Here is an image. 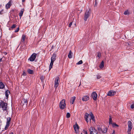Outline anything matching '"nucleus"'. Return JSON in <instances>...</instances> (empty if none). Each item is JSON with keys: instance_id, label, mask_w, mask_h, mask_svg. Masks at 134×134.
I'll list each match as a JSON object with an SVG mask.
<instances>
[{"instance_id": "1", "label": "nucleus", "mask_w": 134, "mask_h": 134, "mask_svg": "<svg viewBox=\"0 0 134 134\" xmlns=\"http://www.w3.org/2000/svg\"><path fill=\"white\" fill-rule=\"evenodd\" d=\"M7 104L6 103L3 101H1L0 103V107L4 111L7 110Z\"/></svg>"}, {"instance_id": "2", "label": "nucleus", "mask_w": 134, "mask_h": 134, "mask_svg": "<svg viewBox=\"0 0 134 134\" xmlns=\"http://www.w3.org/2000/svg\"><path fill=\"white\" fill-rule=\"evenodd\" d=\"M59 106L60 109H64L66 107L65 101V99H63L61 100L59 103Z\"/></svg>"}, {"instance_id": "3", "label": "nucleus", "mask_w": 134, "mask_h": 134, "mask_svg": "<svg viewBox=\"0 0 134 134\" xmlns=\"http://www.w3.org/2000/svg\"><path fill=\"white\" fill-rule=\"evenodd\" d=\"M90 134H97L98 133L97 130L93 127H90Z\"/></svg>"}, {"instance_id": "4", "label": "nucleus", "mask_w": 134, "mask_h": 134, "mask_svg": "<svg viewBox=\"0 0 134 134\" xmlns=\"http://www.w3.org/2000/svg\"><path fill=\"white\" fill-rule=\"evenodd\" d=\"M37 54L35 53H33L29 58L28 60L31 62L34 61L36 57Z\"/></svg>"}, {"instance_id": "5", "label": "nucleus", "mask_w": 134, "mask_h": 134, "mask_svg": "<svg viewBox=\"0 0 134 134\" xmlns=\"http://www.w3.org/2000/svg\"><path fill=\"white\" fill-rule=\"evenodd\" d=\"M59 82V78L58 77H56L55 79L54 87L56 89L58 87Z\"/></svg>"}, {"instance_id": "6", "label": "nucleus", "mask_w": 134, "mask_h": 134, "mask_svg": "<svg viewBox=\"0 0 134 134\" xmlns=\"http://www.w3.org/2000/svg\"><path fill=\"white\" fill-rule=\"evenodd\" d=\"M11 118L10 117L8 118L7 119L6 124L4 128L5 130H7L9 126L10 122L11 121Z\"/></svg>"}, {"instance_id": "7", "label": "nucleus", "mask_w": 134, "mask_h": 134, "mask_svg": "<svg viewBox=\"0 0 134 134\" xmlns=\"http://www.w3.org/2000/svg\"><path fill=\"white\" fill-rule=\"evenodd\" d=\"M90 12L89 11H86L85 13L84 18V20L86 21L87 20V19L90 16Z\"/></svg>"}, {"instance_id": "8", "label": "nucleus", "mask_w": 134, "mask_h": 134, "mask_svg": "<svg viewBox=\"0 0 134 134\" xmlns=\"http://www.w3.org/2000/svg\"><path fill=\"white\" fill-rule=\"evenodd\" d=\"M28 103V101L26 99H25L24 96V98L21 101V104L23 106L25 105L26 107V106Z\"/></svg>"}, {"instance_id": "9", "label": "nucleus", "mask_w": 134, "mask_h": 134, "mask_svg": "<svg viewBox=\"0 0 134 134\" xmlns=\"http://www.w3.org/2000/svg\"><path fill=\"white\" fill-rule=\"evenodd\" d=\"M116 92L112 90H110L108 93L107 95L109 96H112L114 95Z\"/></svg>"}, {"instance_id": "10", "label": "nucleus", "mask_w": 134, "mask_h": 134, "mask_svg": "<svg viewBox=\"0 0 134 134\" xmlns=\"http://www.w3.org/2000/svg\"><path fill=\"white\" fill-rule=\"evenodd\" d=\"M127 124L128 125V129L129 131L131 130L132 129L133 126L132 122L130 121H129L128 122Z\"/></svg>"}, {"instance_id": "11", "label": "nucleus", "mask_w": 134, "mask_h": 134, "mask_svg": "<svg viewBox=\"0 0 134 134\" xmlns=\"http://www.w3.org/2000/svg\"><path fill=\"white\" fill-rule=\"evenodd\" d=\"M92 97L94 100H96L97 99V94L95 92H93L92 94Z\"/></svg>"}, {"instance_id": "12", "label": "nucleus", "mask_w": 134, "mask_h": 134, "mask_svg": "<svg viewBox=\"0 0 134 134\" xmlns=\"http://www.w3.org/2000/svg\"><path fill=\"white\" fill-rule=\"evenodd\" d=\"M73 127L75 132L76 133L77 132L79 129V127L77 123H76L74 125Z\"/></svg>"}, {"instance_id": "13", "label": "nucleus", "mask_w": 134, "mask_h": 134, "mask_svg": "<svg viewBox=\"0 0 134 134\" xmlns=\"http://www.w3.org/2000/svg\"><path fill=\"white\" fill-rule=\"evenodd\" d=\"M90 115L91 116V118L89 119L91 121V119H92L93 121L95 122V120L94 119V117L92 113H90Z\"/></svg>"}, {"instance_id": "14", "label": "nucleus", "mask_w": 134, "mask_h": 134, "mask_svg": "<svg viewBox=\"0 0 134 134\" xmlns=\"http://www.w3.org/2000/svg\"><path fill=\"white\" fill-rule=\"evenodd\" d=\"M56 54L55 53H54L51 57V61L54 62L56 60Z\"/></svg>"}, {"instance_id": "15", "label": "nucleus", "mask_w": 134, "mask_h": 134, "mask_svg": "<svg viewBox=\"0 0 134 134\" xmlns=\"http://www.w3.org/2000/svg\"><path fill=\"white\" fill-rule=\"evenodd\" d=\"M89 97L88 96H84L82 98V99L83 101H87L89 100Z\"/></svg>"}, {"instance_id": "16", "label": "nucleus", "mask_w": 134, "mask_h": 134, "mask_svg": "<svg viewBox=\"0 0 134 134\" xmlns=\"http://www.w3.org/2000/svg\"><path fill=\"white\" fill-rule=\"evenodd\" d=\"M89 116V115L88 113H86L85 115V120L87 122H88V118Z\"/></svg>"}, {"instance_id": "17", "label": "nucleus", "mask_w": 134, "mask_h": 134, "mask_svg": "<svg viewBox=\"0 0 134 134\" xmlns=\"http://www.w3.org/2000/svg\"><path fill=\"white\" fill-rule=\"evenodd\" d=\"M107 131V128L105 127L102 128L101 132L102 133H106Z\"/></svg>"}, {"instance_id": "18", "label": "nucleus", "mask_w": 134, "mask_h": 134, "mask_svg": "<svg viewBox=\"0 0 134 134\" xmlns=\"http://www.w3.org/2000/svg\"><path fill=\"white\" fill-rule=\"evenodd\" d=\"M11 6V2L9 1L7 4L5 5V7L6 9H8Z\"/></svg>"}, {"instance_id": "19", "label": "nucleus", "mask_w": 134, "mask_h": 134, "mask_svg": "<svg viewBox=\"0 0 134 134\" xmlns=\"http://www.w3.org/2000/svg\"><path fill=\"white\" fill-rule=\"evenodd\" d=\"M24 10V9H21L20 10V12L19 13V16L20 17V19L22 16H23Z\"/></svg>"}, {"instance_id": "20", "label": "nucleus", "mask_w": 134, "mask_h": 134, "mask_svg": "<svg viewBox=\"0 0 134 134\" xmlns=\"http://www.w3.org/2000/svg\"><path fill=\"white\" fill-rule=\"evenodd\" d=\"M76 99V97L75 96L72 97L71 99L70 103L73 104Z\"/></svg>"}, {"instance_id": "21", "label": "nucleus", "mask_w": 134, "mask_h": 134, "mask_svg": "<svg viewBox=\"0 0 134 134\" xmlns=\"http://www.w3.org/2000/svg\"><path fill=\"white\" fill-rule=\"evenodd\" d=\"M9 91L7 90L5 92V96L7 98V99L8 98V96L9 95V94L10 93Z\"/></svg>"}, {"instance_id": "22", "label": "nucleus", "mask_w": 134, "mask_h": 134, "mask_svg": "<svg viewBox=\"0 0 134 134\" xmlns=\"http://www.w3.org/2000/svg\"><path fill=\"white\" fill-rule=\"evenodd\" d=\"M25 38H26L25 35H24V34L23 35H22V37H21L22 40H21V42H24L25 41Z\"/></svg>"}, {"instance_id": "23", "label": "nucleus", "mask_w": 134, "mask_h": 134, "mask_svg": "<svg viewBox=\"0 0 134 134\" xmlns=\"http://www.w3.org/2000/svg\"><path fill=\"white\" fill-rule=\"evenodd\" d=\"M104 66V62L103 61H102L101 63L99 65V67L100 69L103 68Z\"/></svg>"}, {"instance_id": "24", "label": "nucleus", "mask_w": 134, "mask_h": 134, "mask_svg": "<svg viewBox=\"0 0 134 134\" xmlns=\"http://www.w3.org/2000/svg\"><path fill=\"white\" fill-rule=\"evenodd\" d=\"M54 62L52 61H51L50 63L49 67V70H50L52 68L53 64Z\"/></svg>"}, {"instance_id": "25", "label": "nucleus", "mask_w": 134, "mask_h": 134, "mask_svg": "<svg viewBox=\"0 0 134 134\" xmlns=\"http://www.w3.org/2000/svg\"><path fill=\"white\" fill-rule=\"evenodd\" d=\"M5 87V85L2 82H0V88L3 89Z\"/></svg>"}, {"instance_id": "26", "label": "nucleus", "mask_w": 134, "mask_h": 134, "mask_svg": "<svg viewBox=\"0 0 134 134\" xmlns=\"http://www.w3.org/2000/svg\"><path fill=\"white\" fill-rule=\"evenodd\" d=\"M27 71L28 73L30 74H32L33 73L34 71L30 69H28L27 70Z\"/></svg>"}, {"instance_id": "27", "label": "nucleus", "mask_w": 134, "mask_h": 134, "mask_svg": "<svg viewBox=\"0 0 134 134\" xmlns=\"http://www.w3.org/2000/svg\"><path fill=\"white\" fill-rule=\"evenodd\" d=\"M72 54V52L71 51H69V52L68 54V56L69 58H72V56L71 54Z\"/></svg>"}, {"instance_id": "28", "label": "nucleus", "mask_w": 134, "mask_h": 134, "mask_svg": "<svg viewBox=\"0 0 134 134\" xmlns=\"http://www.w3.org/2000/svg\"><path fill=\"white\" fill-rule=\"evenodd\" d=\"M40 79L41 80V81L43 82L44 78L43 76H42L40 77Z\"/></svg>"}, {"instance_id": "29", "label": "nucleus", "mask_w": 134, "mask_h": 134, "mask_svg": "<svg viewBox=\"0 0 134 134\" xmlns=\"http://www.w3.org/2000/svg\"><path fill=\"white\" fill-rule=\"evenodd\" d=\"M97 129L99 132V133H100V131H101L102 128H100V126H97Z\"/></svg>"}, {"instance_id": "30", "label": "nucleus", "mask_w": 134, "mask_h": 134, "mask_svg": "<svg viewBox=\"0 0 134 134\" xmlns=\"http://www.w3.org/2000/svg\"><path fill=\"white\" fill-rule=\"evenodd\" d=\"M97 57H98L99 58L101 56V54L100 52H98L97 53Z\"/></svg>"}, {"instance_id": "31", "label": "nucleus", "mask_w": 134, "mask_h": 134, "mask_svg": "<svg viewBox=\"0 0 134 134\" xmlns=\"http://www.w3.org/2000/svg\"><path fill=\"white\" fill-rule=\"evenodd\" d=\"M131 109H133L134 108V101L133 102L130 106Z\"/></svg>"}, {"instance_id": "32", "label": "nucleus", "mask_w": 134, "mask_h": 134, "mask_svg": "<svg viewBox=\"0 0 134 134\" xmlns=\"http://www.w3.org/2000/svg\"><path fill=\"white\" fill-rule=\"evenodd\" d=\"M112 124L113 127H115V126H116L117 127H118L119 126L118 125L116 124L115 123H113Z\"/></svg>"}, {"instance_id": "33", "label": "nucleus", "mask_w": 134, "mask_h": 134, "mask_svg": "<svg viewBox=\"0 0 134 134\" xmlns=\"http://www.w3.org/2000/svg\"><path fill=\"white\" fill-rule=\"evenodd\" d=\"M83 62L82 60H80V61H79L76 64L77 65L79 64H81Z\"/></svg>"}, {"instance_id": "34", "label": "nucleus", "mask_w": 134, "mask_h": 134, "mask_svg": "<svg viewBox=\"0 0 134 134\" xmlns=\"http://www.w3.org/2000/svg\"><path fill=\"white\" fill-rule=\"evenodd\" d=\"M70 114L69 113H67L66 115V117L67 118H69L70 117Z\"/></svg>"}, {"instance_id": "35", "label": "nucleus", "mask_w": 134, "mask_h": 134, "mask_svg": "<svg viewBox=\"0 0 134 134\" xmlns=\"http://www.w3.org/2000/svg\"><path fill=\"white\" fill-rule=\"evenodd\" d=\"M112 119L111 117H110L109 118V124H112Z\"/></svg>"}, {"instance_id": "36", "label": "nucleus", "mask_w": 134, "mask_h": 134, "mask_svg": "<svg viewBox=\"0 0 134 134\" xmlns=\"http://www.w3.org/2000/svg\"><path fill=\"white\" fill-rule=\"evenodd\" d=\"M16 25L15 24H13L12 26L11 27V28L12 29H13L16 27Z\"/></svg>"}, {"instance_id": "37", "label": "nucleus", "mask_w": 134, "mask_h": 134, "mask_svg": "<svg viewBox=\"0 0 134 134\" xmlns=\"http://www.w3.org/2000/svg\"><path fill=\"white\" fill-rule=\"evenodd\" d=\"M19 30V27H18L16 29V30L15 31V33H16V32H18Z\"/></svg>"}, {"instance_id": "38", "label": "nucleus", "mask_w": 134, "mask_h": 134, "mask_svg": "<svg viewBox=\"0 0 134 134\" xmlns=\"http://www.w3.org/2000/svg\"><path fill=\"white\" fill-rule=\"evenodd\" d=\"M129 14V12H128V11H125L124 12V14H125V15H127L128 14Z\"/></svg>"}, {"instance_id": "39", "label": "nucleus", "mask_w": 134, "mask_h": 134, "mask_svg": "<svg viewBox=\"0 0 134 134\" xmlns=\"http://www.w3.org/2000/svg\"><path fill=\"white\" fill-rule=\"evenodd\" d=\"M101 77V76L99 75H97V79H99Z\"/></svg>"}, {"instance_id": "40", "label": "nucleus", "mask_w": 134, "mask_h": 134, "mask_svg": "<svg viewBox=\"0 0 134 134\" xmlns=\"http://www.w3.org/2000/svg\"><path fill=\"white\" fill-rule=\"evenodd\" d=\"M83 131H84V133L85 134H88L87 131H86L85 130H83Z\"/></svg>"}, {"instance_id": "41", "label": "nucleus", "mask_w": 134, "mask_h": 134, "mask_svg": "<svg viewBox=\"0 0 134 134\" xmlns=\"http://www.w3.org/2000/svg\"><path fill=\"white\" fill-rule=\"evenodd\" d=\"M131 130H130V131H129V130H128L127 131V133H128V134H131Z\"/></svg>"}, {"instance_id": "42", "label": "nucleus", "mask_w": 134, "mask_h": 134, "mask_svg": "<svg viewBox=\"0 0 134 134\" xmlns=\"http://www.w3.org/2000/svg\"><path fill=\"white\" fill-rule=\"evenodd\" d=\"M3 10H2L1 11H0V14L2 15L3 14Z\"/></svg>"}, {"instance_id": "43", "label": "nucleus", "mask_w": 134, "mask_h": 134, "mask_svg": "<svg viewBox=\"0 0 134 134\" xmlns=\"http://www.w3.org/2000/svg\"><path fill=\"white\" fill-rule=\"evenodd\" d=\"M72 24V22H70V24H69V27H70L71 26Z\"/></svg>"}, {"instance_id": "44", "label": "nucleus", "mask_w": 134, "mask_h": 134, "mask_svg": "<svg viewBox=\"0 0 134 134\" xmlns=\"http://www.w3.org/2000/svg\"><path fill=\"white\" fill-rule=\"evenodd\" d=\"M23 75L24 76H26V74L25 72L24 71L23 73Z\"/></svg>"}, {"instance_id": "45", "label": "nucleus", "mask_w": 134, "mask_h": 134, "mask_svg": "<svg viewBox=\"0 0 134 134\" xmlns=\"http://www.w3.org/2000/svg\"><path fill=\"white\" fill-rule=\"evenodd\" d=\"M25 0H22V2H25Z\"/></svg>"}, {"instance_id": "46", "label": "nucleus", "mask_w": 134, "mask_h": 134, "mask_svg": "<svg viewBox=\"0 0 134 134\" xmlns=\"http://www.w3.org/2000/svg\"><path fill=\"white\" fill-rule=\"evenodd\" d=\"M2 59L1 58L0 59V63L2 61Z\"/></svg>"}, {"instance_id": "47", "label": "nucleus", "mask_w": 134, "mask_h": 134, "mask_svg": "<svg viewBox=\"0 0 134 134\" xmlns=\"http://www.w3.org/2000/svg\"><path fill=\"white\" fill-rule=\"evenodd\" d=\"M10 134H13V133L12 132L11 133H10Z\"/></svg>"}, {"instance_id": "48", "label": "nucleus", "mask_w": 134, "mask_h": 134, "mask_svg": "<svg viewBox=\"0 0 134 134\" xmlns=\"http://www.w3.org/2000/svg\"><path fill=\"white\" fill-rule=\"evenodd\" d=\"M97 4V3L96 2H95V4Z\"/></svg>"}, {"instance_id": "49", "label": "nucleus", "mask_w": 134, "mask_h": 134, "mask_svg": "<svg viewBox=\"0 0 134 134\" xmlns=\"http://www.w3.org/2000/svg\"><path fill=\"white\" fill-rule=\"evenodd\" d=\"M81 134H83L82 133H81Z\"/></svg>"}, {"instance_id": "50", "label": "nucleus", "mask_w": 134, "mask_h": 134, "mask_svg": "<svg viewBox=\"0 0 134 134\" xmlns=\"http://www.w3.org/2000/svg\"><path fill=\"white\" fill-rule=\"evenodd\" d=\"M1 7V5H0V7Z\"/></svg>"}]
</instances>
